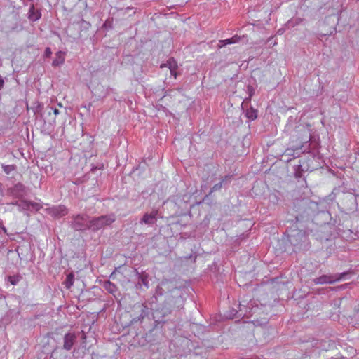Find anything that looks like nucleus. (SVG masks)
<instances>
[{
    "mask_svg": "<svg viewBox=\"0 0 359 359\" xmlns=\"http://www.w3.org/2000/svg\"><path fill=\"white\" fill-rule=\"evenodd\" d=\"M13 170V166H9V165H7V166H5L4 167V171L7 173H8L9 170Z\"/></svg>",
    "mask_w": 359,
    "mask_h": 359,
    "instance_id": "16",
    "label": "nucleus"
},
{
    "mask_svg": "<svg viewBox=\"0 0 359 359\" xmlns=\"http://www.w3.org/2000/svg\"><path fill=\"white\" fill-rule=\"evenodd\" d=\"M248 90L249 91H250V97H251V96H252V87H251V86H248Z\"/></svg>",
    "mask_w": 359,
    "mask_h": 359,
    "instance_id": "19",
    "label": "nucleus"
},
{
    "mask_svg": "<svg viewBox=\"0 0 359 359\" xmlns=\"http://www.w3.org/2000/svg\"><path fill=\"white\" fill-rule=\"evenodd\" d=\"M41 16V12L39 10H36L34 5H32L29 13H28V18L31 21H36L38 20Z\"/></svg>",
    "mask_w": 359,
    "mask_h": 359,
    "instance_id": "7",
    "label": "nucleus"
},
{
    "mask_svg": "<svg viewBox=\"0 0 359 359\" xmlns=\"http://www.w3.org/2000/svg\"><path fill=\"white\" fill-rule=\"evenodd\" d=\"M297 234V236L299 237L300 238H302V237L304 236V233L301 231H298Z\"/></svg>",
    "mask_w": 359,
    "mask_h": 359,
    "instance_id": "17",
    "label": "nucleus"
},
{
    "mask_svg": "<svg viewBox=\"0 0 359 359\" xmlns=\"http://www.w3.org/2000/svg\"><path fill=\"white\" fill-rule=\"evenodd\" d=\"M8 280L12 285H16L18 280H20L19 276H9Z\"/></svg>",
    "mask_w": 359,
    "mask_h": 359,
    "instance_id": "14",
    "label": "nucleus"
},
{
    "mask_svg": "<svg viewBox=\"0 0 359 359\" xmlns=\"http://www.w3.org/2000/svg\"><path fill=\"white\" fill-rule=\"evenodd\" d=\"M76 338V337L74 333L66 334L64 337L63 348L67 351L70 350L75 342Z\"/></svg>",
    "mask_w": 359,
    "mask_h": 359,
    "instance_id": "4",
    "label": "nucleus"
},
{
    "mask_svg": "<svg viewBox=\"0 0 359 359\" xmlns=\"http://www.w3.org/2000/svg\"><path fill=\"white\" fill-rule=\"evenodd\" d=\"M0 228H2L4 231H6V228L2 226V222H0Z\"/></svg>",
    "mask_w": 359,
    "mask_h": 359,
    "instance_id": "21",
    "label": "nucleus"
},
{
    "mask_svg": "<svg viewBox=\"0 0 359 359\" xmlns=\"http://www.w3.org/2000/svg\"><path fill=\"white\" fill-rule=\"evenodd\" d=\"M104 288L108 290L110 293H113L116 290V286L110 283L109 281L104 283Z\"/></svg>",
    "mask_w": 359,
    "mask_h": 359,
    "instance_id": "13",
    "label": "nucleus"
},
{
    "mask_svg": "<svg viewBox=\"0 0 359 359\" xmlns=\"http://www.w3.org/2000/svg\"><path fill=\"white\" fill-rule=\"evenodd\" d=\"M90 220L86 216L78 215L74 219V228L77 230H83L86 228H88Z\"/></svg>",
    "mask_w": 359,
    "mask_h": 359,
    "instance_id": "3",
    "label": "nucleus"
},
{
    "mask_svg": "<svg viewBox=\"0 0 359 359\" xmlns=\"http://www.w3.org/2000/svg\"><path fill=\"white\" fill-rule=\"evenodd\" d=\"M115 220L114 215H105L90 220L88 229L98 230L104 226L109 225Z\"/></svg>",
    "mask_w": 359,
    "mask_h": 359,
    "instance_id": "1",
    "label": "nucleus"
},
{
    "mask_svg": "<svg viewBox=\"0 0 359 359\" xmlns=\"http://www.w3.org/2000/svg\"><path fill=\"white\" fill-rule=\"evenodd\" d=\"M65 59V53L58 51L56 53L55 58L53 61V66L57 67L64 63Z\"/></svg>",
    "mask_w": 359,
    "mask_h": 359,
    "instance_id": "9",
    "label": "nucleus"
},
{
    "mask_svg": "<svg viewBox=\"0 0 359 359\" xmlns=\"http://www.w3.org/2000/svg\"><path fill=\"white\" fill-rule=\"evenodd\" d=\"M4 80L1 79V77L0 76V88L3 87L4 86Z\"/></svg>",
    "mask_w": 359,
    "mask_h": 359,
    "instance_id": "18",
    "label": "nucleus"
},
{
    "mask_svg": "<svg viewBox=\"0 0 359 359\" xmlns=\"http://www.w3.org/2000/svg\"><path fill=\"white\" fill-rule=\"evenodd\" d=\"M246 116L250 120H255L257 117V111L253 109H250L246 111Z\"/></svg>",
    "mask_w": 359,
    "mask_h": 359,
    "instance_id": "12",
    "label": "nucleus"
},
{
    "mask_svg": "<svg viewBox=\"0 0 359 359\" xmlns=\"http://www.w3.org/2000/svg\"><path fill=\"white\" fill-rule=\"evenodd\" d=\"M290 242H291V243H293V242H294V238H293L292 237H291V238H290Z\"/></svg>",
    "mask_w": 359,
    "mask_h": 359,
    "instance_id": "22",
    "label": "nucleus"
},
{
    "mask_svg": "<svg viewBox=\"0 0 359 359\" xmlns=\"http://www.w3.org/2000/svg\"><path fill=\"white\" fill-rule=\"evenodd\" d=\"M157 215L158 211L153 210L150 214H145L142 219V222L147 224H153L156 220Z\"/></svg>",
    "mask_w": 359,
    "mask_h": 359,
    "instance_id": "6",
    "label": "nucleus"
},
{
    "mask_svg": "<svg viewBox=\"0 0 359 359\" xmlns=\"http://www.w3.org/2000/svg\"><path fill=\"white\" fill-rule=\"evenodd\" d=\"M346 275V273H341L339 275H323L316 279H314V283L316 285L320 284H331L336 281H339L344 278Z\"/></svg>",
    "mask_w": 359,
    "mask_h": 359,
    "instance_id": "2",
    "label": "nucleus"
},
{
    "mask_svg": "<svg viewBox=\"0 0 359 359\" xmlns=\"http://www.w3.org/2000/svg\"><path fill=\"white\" fill-rule=\"evenodd\" d=\"M166 65H168V67L170 69L171 74L174 75L175 78H176V76H177V73H176L177 63H176V62L173 59L170 58L168 60Z\"/></svg>",
    "mask_w": 359,
    "mask_h": 359,
    "instance_id": "10",
    "label": "nucleus"
},
{
    "mask_svg": "<svg viewBox=\"0 0 359 359\" xmlns=\"http://www.w3.org/2000/svg\"><path fill=\"white\" fill-rule=\"evenodd\" d=\"M74 276L73 273H69L67 276L66 280L64 282L65 287L69 289L74 284Z\"/></svg>",
    "mask_w": 359,
    "mask_h": 359,
    "instance_id": "11",
    "label": "nucleus"
},
{
    "mask_svg": "<svg viewBox=\"0 0 359 359\" xmlns=\"http://www.w3.org/2000/svg\"><path fill=\"white\" fill-rule=\"evenodd\" d=\"M53 113L55 115H57L59 114V110L57 109H55L53 111Z\"/></svg>",
    "mask_w": 359,
    "mask_h": 359,
    "instance_id": "20",
    "label": "nucleus"
},
{
    "mask_svg": "<svg viewBox=\"0 0 359 359\" xmlns=\"http://www.w3.org/2000/svg\"><path fill=\"white\" fill-rule=\"evenodd\" d=\"M50 213L54 217H62L67 214V209L63 205L53 207L50 209Z\"/></svg>",
    "mask_w": 359,
    "mask_h": 359,
    "instance_id": "5",
    "label": "nucleus"
},
{
    "mask_svg": "<svg viewBox=\"0 0 359 359\" xmlns=\"http://www.w3.org/2000/svg\"><path fill=\"white\" fill-rule=\"evenodd\" d=\"M240 39H241V37L236 35L229 39H226L224 40H220L219 41L218 46H219V48H222L223 46H224L226 45L236 43L240 41Z\"/></svg>",
    "mask_w": 359,
    "mask_h": 359,
    "instance_id": "8",
    "label": "nucleus"
},
{
    "mask_svg": "<svg viewBox=\"0 0 359 359\" xmlns=\"http://www.w3.org/2000/svg\"><path fill=\"white\" fill-rule=\"evenodd\" d=\"M52 52L50 48H46L45 50V55L46 57H50Z\"/></svg>",
    "mask_w": 359,
    "mask_h": 359,
    "instance_id": "15",
    "label": "nucleus"
}]
</instances>
